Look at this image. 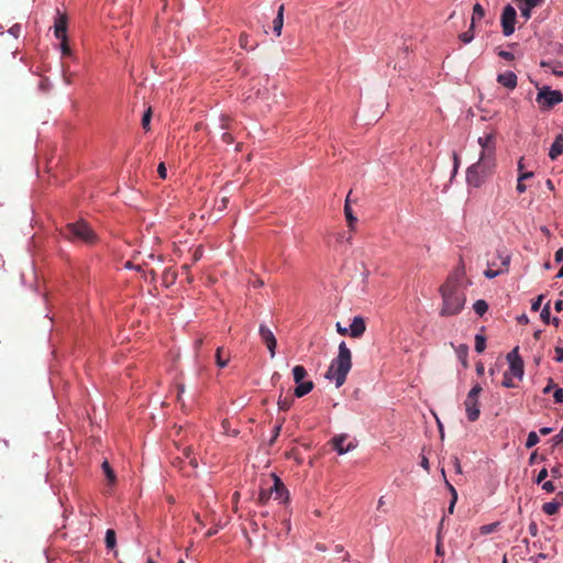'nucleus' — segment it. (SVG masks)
Returning <instances> with one entry per match:
<instances>
[{
  "label": "nucleus",
  "mask_w": 563,
  "mask_h": 563,
  "mask_svg": "<svg viewBox=\"0 0 563 563\" xmlns=\"http://www.w3.org/2000/svg\"><path fill=\"white\" fill-rule=\"evenodd\" d=\"M352 367V353L346 346L345 342L339 344V353L332 360L327 373L325 378L335 382L336 387H341Z\"/></svg>",
  "instance_id": "obj_1"
},
{
  "label": "nucleus",
  "mask_w": 563,
  "mask_h": 563,
  "mask_svg": "<svg viewBox=\"0 0 563 563\" xmlns=\"http://www.w3.org/2000/svg\"><path fill=\"white\" fill-rule=\"evenodd\" d=\"M442 296V308L440 316L448 317L461 312L465 303V294L456 286V284H442L440 287Z\"/></svg>",
  "instance_id": "obj_2"
},
{
  "label": "nucleus",
  "mask_w": 563,
  "mask_h": 563,
  "mask_svg": "<svg viewBox=\"0 0 563 563\" xmlns=\"http://www.w3.org/2000/svg\"><path fill=\"white\" fill-rule=\"evenodd\" d=\"M496 168V158L479 156L478 161L472 164L466 170V181L468 186L479 188Z\"/></svg>",
  "instance_id": "obj_3"
},
{
  "label": "nucleus",
  "mask_w": 563,
  "mask_h": 563,
  "mask_svg": "<svg viewBox=\"0 0 563 563\" xmlns=\"http://www.w3.org/2000/svg\"><path fill=\"white\" fill-rule=\"evenodd\" d=\"M62 235L70 241H81L87 244H92L97 239L92 229L82 220L68 223L62 230Z\"/></svg>",
  "instance_id": "obj_4"
},
{
  "label": "nucleus",
  "mask_w": 563,
  "mask_h": 563,
  "mask_svg": "<svg viewBox=\"0 0 563 563\" xmlns=\"http://www.w3.org/2000/svg\"><path fill=\"white\" fill-rule=\"evenodd\" d=\"M510 264V255L501 252L498 254L497 260L489 261L487 268L484 271V276L488 279L495 278L505 272H508Z\"/></svg>",
  "instance_id": "obj_5"
},
{
  "label": "nucleus",
  "mask_w": 563,
  "mask_h": 563,
  "mask_svg": "<svg viewBox=\"0 0 563 563\" xmlns=\"http://www.w3.org/2000/svg\"><path fill=\"white\" fill-rule=\"evenodd\" d=\"M536 101L542 110H550L555 104L563 101V95L560 90H552L550 87H543L538 92Z\"/></svg>",
  "instance_id": "obj_6"
},
{
  "label": "nucleus",
  "mask_w": 563,
  "mask_h": 563,
  "mask_svg": "<svg viewBox=\"0 0 563 563\" xmlns=\"http://www.w3.org/2000/svg\"><path fill=\"white\" fill-rule=\"evenodd\" d=\"M481 391H482L481 385L476 384L468 391L466 399L464 401L467 419L471 422H474L479 418L481 410H479V404H478V396H479Z\"/></svg>",
  "instance_id": "obj_7"
},
{
  "label": "nucleus",
  "mask_w": 563,
  "mask_h": 563,
  "mask_svg": "<svg viewBox=\"0 0 563 563\" xmlns=\"http://www.w3.org/2000/svg\"><path fill=\"white\" fill-rule=\"evenodd\" d=\"M477 143L482 147L479 156L496 158V133L494 131L479 136Z\"/></svg>",
  "instance_id": "obj_8"
},
{
  "label": "nucleus",
  "mask_w": 563,
  "mask_h": 563,
  "mask_svg": "<svg viewBox=\"0 0 563 563\" xmlns=\"http://www.w3.org/2000/svg\"><path fill=\"white\" fill-rule=\"evenodd\" d=\"M517 12L510 4L506 5L501 13V26L505 36H509L515 32Z\"/></svg>",
  "instance_id": "obj_9"
},
{
  "label": "nucleus",
  "mask_w": 563,
  "mask_h": 563,
  "mask_svg": "<svg viewBox=\"0 0 563 563\" xmlns=\"http://www.w3.org/2000/svg\"><path fill=\"white\" fill-rule=\"evenodd\" d=\"M519 347H515L511 352L508 353L507 360L509 362V367L514 376L521 378L523 375V361L518 354Z\"/></svg>",
  "instance_id": "obj_10"
},
{
  "label": "nucleus",
  "mask_w": 563,
  "mask_h": 563,
  "mask_svg": "<svg viewBox=\"0 0 563 563\" xmlns=\"http://www.w3.org/2000/svg\"><path fill=\"white\" fill-rule=\"evenodd\" d=\"M258 332H260V336H261L262 341L265 343L267 350L269 351L271 356L274 357L275 353H276L275 352L276 346H277V340H276L274 333L265 324L260 325Z\"/></svg>",
  "instance_id": "obj_11"
},
{
  "label": "nucleus",
  "mask_w": 563,
  "mask_h": 563,
  "mask_svg": "<svg viewBox=\"0 0 563 563\" xmlns=\"http://www.w3.org/2000/svg\"><path fill=\"white\" fill-rule=\"evenodd\" d=\"M67 15L57 10L54 21V35L57 40H65V36H67Z\"/></svg>",
  "instance_id": "obj_12"
},
{
  "label": "nucleus",
  "mask_w": 563,
  "mask_h": 563,
  "mask_svg": "<svg viewBox=\"0 0 563 563\" xmlns=\"http://www.w3.org/2000/svg\"><path fill=\"white\" fill-rule=\"evenodd\" d=\"M518 3L521 16L528 21L531 18L533 8L541 5L544 0H515Z\"/></svg>",
  "instance_id": "obj_13"
},
{
  "label": "nucleus",
  "mask_w": 563,
  "mask_h": 563,
  "mask_svg": "<svg viewBox=\"0 0 563 563\" xmlns=\"http://www.w3.org/2000/svg\"><path fill=\"white\" fill-rule=\"evenodd\" d=\"M346 438L347 437L345 434H340V435H335L331 440L333 449L340 455L345 454L355 448L352 443H349L346 446H344V442H345Z\"/></svg>",
  "instance_id": "obj_14"
},
{
  "label": "nucleus",
  "mask_w": 563,
  "mask_h": 563,
  "mask_svg": "<svg viewBox=\"0 0 563 563\" xmlns=\"http://www.w3.org/2000/svg\"><path fill=\"white\" fill-rule=\"evenodd\" d=\"M366 330L365 321L362 317H354L350 325V335L352 338H361Z\"/></svg>",
  "instance_id": "obj_15"
},
{
  "label": "nucleus",
  "mask_w": 563,
  "mask_h": 563,
  "mask_svg": "<svg viewBox=\"0 0 563 563\" xmlns=\"http://www.w3.org/2000/svg\"><path fill=\"white\" fill-rule=\"evenodd\" d=\"M497 81L508 89H515L517 86V76L514 71H506L497 76Z\"/></svg>",
  "instance_id": "obj_16"
},
{
  "label": "nucleus",
  "mask_w": 563,
  "mask_h": 563,
  "mask_svg": "<svg viewBox=\"0 0 563 563\" xmlns=\"http://www.w3.org/2000/svg\"><path fill=\"white\" fill-rule=\"evenodd\" d=\"M562 154H563V135L559 134L550 147L549 157L552 161H554Z\"/></svg>",
  "instance_id": "obj_17"
},
{
  "label": "nucleus",
  "mask_w": 563,
  "mask_h": 563,
  "mask_svg": "<svg viewBox=\"0 0 563 563\" xmlns=\"http://www.w3.org/2000/svg\"><path fill=\"white\" fill-rule=\"evenodd\" d=\"M284 10L285 5L280 4L277 11V15L273 21V31L276 34V36H280L283 25H284Z\"/></svg>",
  "instance_id": "obj_18"
},
{
  "label": "nucleus",
  "mask_w": 563,
  "mask_h": 563,
  "mask_svg": "<svg viewBox=\"0 0 563 563\" xmlns=\"http://www.w3.org/2000/svg\"><path fill=\"white\" fill-rule=\"evenodd\" d=\"M273 488V493H275L276 499H284L286 501L288 499V492L282 481L275 476V483Z\"/></svg>",
  "instance_id": "obj_19"
},
{
  "label": "nucleus",
  "mask_w": 563,
  "mask_h": 563,
  "mask_svg": "<svg viewBox=\"0 0 563 563\" xmlns=\"http://www.w3.org/2000/svg\"><path fill=\"white\" fill-rule=\"evenodd\" d=\"M313 389V383L311 380L299 383L297 387L295 388V396L298 398H301L309 394Z\"/></svg>",
  "instance_id": "obj_20"
},
{
  "label": "nucleus",
  "mask_w": 563,
  "mask_h": 563,
  "mask_svg": "<svg viewBox=\"0 0 563 563\" xmlns=\"http://www.w3.org/2000/svg\"><path fill=\"white\" fill-rule=\"evenodd\" d=\"M101 467H102V471L108 479V484L113 485L115 483L117 477H115L114 471L112 470L110 463L106 460V461H103Z\"/></svg>",
  "instance_id": "obj_21"
},
{
  "label": "nucleus",
  "mask_w": 563,
  "mask_h": 563,
  "mask_svg": "<svg viewBox=\"0 0 563 563\" xmlns=\"http://www.w3.org/2000/svg\"><path fill=\"white\" fill-rule=\"evenodd\" d=\"M344 214L350 229L354 230V225L357 222V218L353 214L351 206L344 205Z\"/></svg>",
  "instance_id": "obj_22"
},
{
  "label": "nucleus",
  "mask_w": 563,
  "mask_h": 563,
  "mask_svg": "<svg viewBox=\"0 0 563 563\" xmlns=\"http://www.w3.org/2000/svg\"><path fill=\"white\" fill-rule=\"evenodd\" d=\"M292 375H294V380L297 384H299L307 376V371H306V368L303 366L296 365L292 368Z\"/></svg>",
  "instance_id": "obj_23"
},
{
  "label": "nucleus",
  "mask_w": 563,
  "mask_h": 563,
  "mask_svg": "<svg viewBox=\"0 0 563 563\" xmlns=\"http://www.w3.org/2000/svg\"><path fill=\"white\" fill-rule=\"evenodd\" d=\"M216 363L220 368H223L229 363V355L223 356V347H218L216 352Z\"/></svg>",
  "instance_id": "obj_24"
},
{
  "label": "nucleus",
  "mask_w": 563,
  "mask_h": 563,
  "mask_svg": "<svg viewBox=\"0 0 563 563\" xmlns=\"http://www.w3.org/2000/svg\"><path fill=\"white\" fill-rule=\"evenodd\" d=\"M560 509V504L556 503V501H550V503H545L543 504L542 506V510L549 515V516H552V515H555L558 514Z\"/></svg>",
  "instance_id": "obj_25"
},
{
  "label": "nucleus",
  "mask_w": 563,
  "mask_h": 563,
  "mask_svg": "<svg viewBox=\"0 0 563 563\" xmlns=\"http://www.w3.org/2000/svg\"><path fill=\"white\" fill-rule=\"evenodd\" d=\"M485 15V10L484 8L479 4V3H476L473 8V15H472V27H474L475 25V22L477 20H481L483 16Z\"/></svg>",
  "instance_id": "obj_26"
},
{
  "label": "nucleus",
  "mask_w": 563,
  "mask_h": 563,
  "mask_svg": "<svg viewBox=\"0 0 563 563\" xmlns=\"http://www.w3.org/2000/svg\"><path fill=\"white\" fill-rule=\"evenodd\" d=\"M104 541H106V545L108 549H113L115 547L117 538H115L114 530H112V529L107 530Z\"/></svg>",
  "instance_id": "obj_27"
},
{
  "label": "nucleus",
  "mask_w": 563,
  "mask_h": 563,
  "mask_svg": "<svg viewBox=\"0 0 563 563\" xmlns=\"http://www.w3.org/2000/svg\"><path fill=\"white\" fill-rule=\"evenodd\" d=\"M486 349V338L482 334L475 335V351L477 353H483Z\"/></svg>",
  "instance_id": "obj_28"
},
{
  "label": "nucleus",
  "mask_w": 563,
  "mask_h": 563,
  "mask_svg": "<svg viewBox=\"0 0 563 563\" xmlns=\"http://www.w3.org/2000/svg\"><path fill=\"white\" fill-rule=\"evenodd\" d=\"M473 309L478 316H483L487 311L488 305L485 300L479 299L475 301V303L473 305Z\"/></svg>",
  "instance_id": "obj_29"
},
{
  "label": "nucleus",
  "mask_w": 563,
  "mask_h": 563,
  "mask_svg": "<svg viewBox=\"0 0 563 563\" xmlns=\"http://www.w3.org/2000/svg\"><path fill=\"white\" fill-rule=\"evenodd\" d=\"M539 441H540L539 435L534 431H531L528 434V438L526 441V448L531 449L532 446L537 445L539 443Z\"/></svg>",
  "instance_id": "obj_30"
},
{
  "label": "nucleus",
  "mask_w": 563,
  "mask_h": 563,
  "mask_svg": "<svg viewBox=\"0 0 563 563\" xmlns=\"http://www.w3.org/2000/svg\"><path fill=\"white\" fill-rule=\"evenodd\" d=\"M151 118H152V109L148 108L143 117H142V126L144 130L148 131L150 130V124H151Z\"/></svg>",
  "instance_id": "obj_31"
},
{
  "label": "nucleus",
  "mask_w": 563,
  "mask_h": 563,
  "mask_svg": "<svg viewBox=\"0 0 563 563\" xmlns=\"http://www.w3.org/2000/svg\"><path fill=\"white\" fill-rule=\"evenodd\" d=\"M278 408L283 411H287L291 405H292V399L290 398H282V396L278 398Z\"/></svg>",
  "instance_id": "obj_32"
},
{
  "label": "nucleus",
  "mask_w": 563,
  "mask_h": 563,
  "mask_svg": "<svg viewBox=\"0 0 563 563\" xmlns=\"http://www.w3.org/2000/svg\"><path fill=\"white\" fill-rule=\"evenodd\" d=\"M499 522H494V523H489V525H484L479 528V531H481V534H489V533H493L497 527H498Z\"/></svg>",
  "instance_id": "obj_33"
},
{
  "label": "nucleus",
  "mask_w": 563,
  "mask_h": 563,
  "mask_svg": "<svg viewBox=\"0 0 563 563\" xmlns=\"http://www.w3.org/2000/svg\"><path fill=\"white\" fill-rule=\"evenodd\" d=\"M272 494H273V488H269L267 490L262 489L258 495V501L261 504H266L268 501V499L271 498Z\"/></svg>",
  "instance_id": "obj_34"
},
{
  "label": "nucleus",
  "mask_w": 563,
  "mask_h": 563,
  "mask_svg": "<svg viewBox=\"0 0 563 563\" xmlns=\"http://www.w3.org/2000/svg\"><path fill=\"white\" fill-rule=\"evenodd\" d=\"M540 317L544 323H550V301L542 308Z\"/></svg>",
  "instance_id": "obj_35"
},
{
  "label": "nucleus",
  "mask_w": 563,
  "mask_h": 563,
  "mask_svg": "<svg viewBox=\"0 0 563 563\" xmlns=\"http://www.w3.org/2000/svg\"><path fill=\"white\" fill-rule=\"evenodd\" d=\"M59 41H60L62 55L63 56H70L71 55V49L69 47L67 36H65V40H59Z\"/></svg>",
  "instance_id": "obj_36"
},
{
  "label": "nucleus",
  "mask_w": 563,
  "mask_h": 563,
  "mask_svg": "<svg viewBox=\"0 0 563 563\" xmlns=\"http://www.w3.org/2000/svg\"><path fill=\"white\" fill-rule=\"evenodd\" d=\"M460 38L464 43H470L474 38L473 27L471 26L468 31L462 33Z\"/></svg>",
  "instance_id": "obj_37"
},
{
  "label": "nucleus",
  "mask_w": 563,
  "mask_h": 563,
  "mask_svg": "<svg viewBox=\"0 0 563 563\" xmlns=\"http://www.w3.org/2000/svg\"><path fill=\"white\" fill-rule=\"evenodd\" d=\"M544 299V295H539L531 303V310L538 311L542 305V301Z\"/></svg>",
  "instance_id": "obj_38"
},
{
  "label": "nucleus",
  "mask_w": 563,
  "mask_h": 563,
  "mask_svg": "<svg viewBox=\"0 0 563 563\" xmlns=\"http://www.w3.org/2000/svg\"><path fill=\"white\" fill-rule=\"evenodd\" d=\"M239 43L241 48L249 49V35L246 33H242L240 35Z\"/></svg>",
  "instance_id": "obj_39"
},
{
  "label": "nucleus",
  "mask_w": 563,
  "mask_h": 563,
  "mask_svg": "<svg viewBox=\"0 0 563 563\" xmlns=\"http://www.w3.org/2000/svg\"><path fill=\"white\" fill-rule=\"evenodd\" d=\"M553 398L556 404H561L563 401V388L555 389Z\"/></svg>",
  "instance_id": "obj_40"
},
{
  "label": "nucleus",
  "mask_w": 563,
  "mask_h": 563,
  "mask_svg": "<svg viewBox=\"0 0 563 563\" xmlns=\"http://www.w3.org/2000/svg\"><path fill=\"white\" fill-rule=\"evenodd\" d=\"M452 465L457 474L462 473L461 463L457 456H452L451 459Z\"/></svg>",
  "instance_id": "obj_41"
},
{
  "label": "nucleus",
  "mask_w": 563,
  "mask_h": 563,
  "mask_svg": "<svg viewBox=\"0 0 563 563\" xmlns=\"http://www.w3.org/2000/svg\"><path fill=\"white\" fill-rule=\"evenodd\" d=\"M547 476H548V470L542 468L536 478V483L541 484L547 478Z\"/></svg>",
  "instance_id": "obj_42"
},
{
  "label": "nucleus",
  "mask_w": 563,
  "mask_h": 563,
  "mask_svg": "<svg viewBox=\"0 0 563 563\" xmlns=\"http://www.w3.org/2000/svg\"><path fill=\"white\" fill-rule=\"evenodd\" d=\"M554 352H555L554 360L559 363L563 362V347L556 346Z\"/></svg>",
  "instance_id": "obj_43"
},
{
  "label": "nucleus",
  "mask_w": 563,
  "mask_h": 563,
  "mask_svg": "<svg viewBox=\"0 0 563 563\" xmlns=\"http://www.w3.org/2000/svg\"><path fill=\"white\" fill-rule=\"evenodd\" d=\"M542 489L547 493H553L555 490V486L551 481H548L542 484Z\"/></svg>",
  "instance_id": "obj_44"
},
{
  "label": "nucleus",
  "mask_w": 563,
  "mask_h": 563,
  "mask_svg": "<svg viewBox=\"0 0 563 563\" xmlns=\"http://www.w3.org/2000/svg\"><path fill=\"white\" fill-rule=\"evenodd\" d=\"M498 55L506 60H512L515 58L514 54L508 51H500Z\"/></svg>",
  "instance_id": "obj_45"
},
{
  "label": "nucleus",
  "mask_w": 563,
  "mask_h": 563,
  "mask_svg": "<svg viewBox=\"0 0 563 563\" xmlns=\"http://www.w3.org/2000/svg\"><path fill=\"white\" fill-rule=\"evenodd\" d=\"M157 173L162 179L166 178L167 170L164 163H161L157 167Z\"/></svg>",
  "instance_id": "obj_46"
},
{
  "label": "nucleus",
  "mask_w": 563,
  "mask_h": 563,
  "mask_svg": "<svg viewBox=\"0 0 563 563\" xmlns=\"http://www.w3.org/2000/svg\"><path fill=\"white\" fill-rule=\"evenodd\" d=\"M550 473L553 478H560L562 476L560 466L552 467Z\"/></svg>",
  "instance_id": "obj_47"
},
{
  "label": "nucleus",
  "mask_w": 563,
  "mask_h": 563,
  "mask_svg": "<svg viewBox=\"0 0 563 563\" xmlns=\"http://www.w3.org/2000/svg\"><path fill=\"white\" fill-rule=\"evenodd\" d=\"M532 176H533L532 172H521V173H519L518 179L523 181L526 179L531 178Z\"/></svg>",
  "instance_id": "obj_48"
},
{
  "label": "nucleus",
  "mask_w": 563,
  "mask_h": 563,
  "mask_svg": "<svg viewBox=\"0 0 563 563\" xmlns=\"http://www.w3.org/2000/svg\"><path fill=\"white\" fill-rule=\"evenodd\" d=\"M20 31H21V26H20L19 24H14V25L9 30V32H10L13 36H15V37H18V36H19Z\"/></svg>",
  "instance_id": "obj_49"
},
{
  "label": "nucleus",
  "mask_w": 563,
  "mask_h": 563,
  "mask_svg": "<svg viewBox=\"0 0 563 563\" xmlns=\"http://www.w3.org/2000/svg\"><path fill=\"white\" fill-rule=\"evenodd\" d=\"M516 189H517V191L519 194H522V192L526 191L527 187H526V185L523 184L522 180L517 179V187H516Z\"/></svg>",
  "instance_id": "obj_50"
},
{
  "label": "nucleus",
  "mask_w": 563,
  "mask_h": 563,
  "mask_svg": "<svg viewBox=\"0 0 563 563\" xmlns=\"http://www.w3.org/2000/svg\"><path fill=\"white\" fill-rule=\"evenodd\" d=\"M456 500H457V493L454 492V496L452 497V500H451L450 506H449V512L450 514H453Z\"/></svg>",
  "instance_id": "obj_51"
},
{
  "label": "nucleus",
  "mask_w": 563,
  "mask_h": 563,
  "mask_svg": "<svg viewBox=\"0 0 563 563\" xmlns=\"http://www.w3.org/2000/svg\"><path fill=\"white\" fill-rule=\"evenodd\" d=\"M336 331L338 333H340L341 335H346L347 333H350V330H347L346 328H343L341 325V323H336Z\"/></svg>",
  "instance_id": "obj_52"
},
{
  "label": "nucleus",
  "mask_w": 563,
  "mask_h": 563,
  "mask_svg": "<svg viewBox=\"0 0 563 563\" xmlns=\"http://www.w3.org/2000/svg\"><path fill=\"white\" fill-rule=\"evenodd\" d=\"M554 387L553 379L550 378L548 385L543 388V394H549Z\"/></svg>",
  "instance_id": "obj_53"
},
{
  "label": "nucleus",
  "mask_w": 563,
  "mask_h": 563,
  "mask_svg": "<svg viewBox=\"0 0 563 563\" xmlns=\"http://www.w3.org/2000/svg\"><path fill=\"white\" fill-rule=\"evenodd\" d=\"M529 532H530V534H531V536H533V537H534V536H537V533H538V527H537V523H536V522H531V523L529 525Z\"/></svg>",
  "instance_id": "obj_54"
},
{
  "label": "nucleus",
  "mask_w": 563,
  "mask_h": 563,
  "mask_svg": "<svg viewBox=\"0 0 563 563\" xmlns=\"http://www.w3.org/2000/svg\"><path fill=\"white\" fill-rule=\"evenodd\" d=\"M420 465H421L426 471H428V472H429V470H430V465H429V461H428V459H427L426 456H422V457H421Z\"/></svg>",
  "instance_id": "obj_55"
},
{
  "label": "nucleus",
  "mask_w": 563,
  "mask_h": 563,
  "mask_svg": "<svg viewBox=\"0 0 563 563\" xmlns=\"http://www.w3.org/2000/svg\"><path fill=\"white\" fill-rule=\"evenodd\" d=\"M222 140L227 144H231L233 142V137H232V135L230 133H223L222 134Z\"/></svg>",
  "instance_id": "obj_56"
},
{
  "label": "nucleus",
  "mask_w": 563,
  "mask_h": 563,
  "mask_svg": "<svg viewBox=\"0 0 563 563\" xmlns=\"http://www.w3.org/2000/svg\"><path fill=\"white\" fill-rule=\"evenodd\" d=\"M517 321L521 324H527L529 323V318L527 317V314L522 313L517 318Z\"/></svg>",
  "instance_id": "obj_57"
},
{
  "label": "nucleus",
  "mask_w": 563,
  "mask_h": 563,
  "mask_svg": "<svg viewBox=\"0 0 563 563\" xmlns=\"http://www.w3.org/2000/svg\"><path fill=\"white\" fill-rule=\"evenodd\" d=\"M554 443H555V444H561V443H563V430H562L559 434H556V435L554 437Z\"/></svg>",
  "instance_id": "obj_58"
},
{
  "label": "nucleus",
  "mask_w": 563,
  "mask_h": 563,
  "mask_svg": "<svg viewBox=\"0 0 563 563\" xmlns=\"http://www.w3.org/2000/svg\"><path fill=\"white\" fill-rule=\"evenodd\" d=\"M554 309H555V311L561 312L563 310V300L560 299V300L555 301Z\"/></svg>",
  "instance_id": "obj_59"
},
{
  "label": "nucleus",
  "mask_w": 563,
  "mask_h": 563,
  "mask_svg": "<svg viewBox=\"0 0 563 563\" xmlns=\"http://www.w3.org/2000/svg\"><path fill=\"white\" fill-rule=\"evenodd\" d=\"M280 430H282V424H278V426L275 427L272 442L277 439V437L279 435Z\"/></svg>",
  "instance_id": "obj_60"
},
{
  "label": "nucleus",
  "mask_w": 563,
  "mask_h": 563,
  "mask_svg": "<svg viewBox=\"0 0 563 563\" xmlns=\"http://www.w3.org/2000/svg\"><path fill=\"white\" fill-rule=\"evenodd\" d=\"M435 553H437V555H440V556H442L444 554L443 547L440 542H438V544L435 547Z\"/></svg>",
  "instance_id": "obj_61"
},
{
  "label": "nucleus",
  "mask_w": 563,
  "mask_h": 563,
  "mask_svg": "<svg viewBox=\"0 0 563 563\" xmlns=\"http://www.w3.org/2000/svg\"><path fill=\"white\" fill-rule=\"evenodd\" d=\"M551 432H552V428L543 427V428L540 429V433L542 435L550 434Z\"/></svg>",
  "instance_id": "obj_62"
},
{
  "label": "nucleus",
  "mask_w": 563,
  "mask_h": 563,
  "mask_svg": "<svg viewBox=\"0 0 563 563\" xmlns=\"http://www.w3.org/2000/svg\"><path fill=\"white\" fill-rule=\"evenodd\" d=\"M555 260L556 261H562L563 260V249H560L559 251H556Z\"/></svg>",
  "instance_id": "obj_63"
},
{
  "label": "nucleus",
  "mask_w": 563,
  "mask_h": 563,
  "mask_svg": "<svg viewBox=\"0 0 563 563\" xmlns=\"http://www.w3.org/2000/svg\"><path fill=\"white\" fill-rule=\"evenodd\" d=\"M202 342H203V340H202V339H197V340L195 341V350H199V349H200V346L202 345Z\"/></svg>",
  "instance_id": "obj_64"
}]
</instances>
